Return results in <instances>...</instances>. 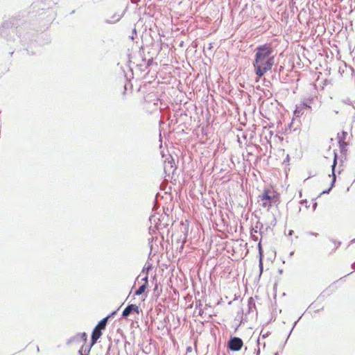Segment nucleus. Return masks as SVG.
<instances>
[{
	"instance_id": "f257e3e1",
	"label": "nucleus",
	"mask_w": 355,
	"mask_h": 355,
	"mask_svg": "<svg viewBox=\"0 0 355 355\" xmlns=\"http://www.w3.org/2000/svg\"><path fill=\"white\" fill-rule=\"evenodd\" d=\"M273 53L274 50L270 44L259 45L255 49L252 64L257 77L261 78L272 69L275 63Z\"/></svg>"
},
{
	"instance_id": "f03ea898",
	"label": "nucleus",
	"mask_w": 355,
	"mask_h": 355,
	"mask_svg": "<svg viewBox=\"0 0 355 355\" xmlns=\"http://www.w3.org/2000/svg\"><path fill=\"white\" fill-rule=\"evenodd\" d=\"M279 202V193L274 189L266 187L257 196V202L259 206L270 209L272 206H277Z\"/></svg>"
},
{
	"instance_id": "7ed1b4c3",
	"label": "nucleus",
	"mask_w": 355,
	"mask_h": 355,
	"mask_svg": "<svg viewBox=\"0 0 355 355\" xmlns=\"http://www.w3.org/2000/svg\"><path fill=\"white\" fill-rule=\"evenodd\" d=\"M15 19L5 20L0 26V36L10 40L16 34V24Z\"/></svg>"
},
{
	"instance_id": "20e7f679",
	"label": "nucleus",
	"mask_w": 355,
	"mask_h": 355,
	"mask_svg": "<svg viewBox=\"0 0 355 355\" xmlns=\"http://www.w3.org/2000/svg\"><path fill=\"white\" fill-rule=\"evenodd\" d=\"M313 98H308L302 101L300 104L296 105L294 111V116L299 117L304 114V110L306 108H311V103L313 102Z\"/></svg>"
},
{
	"instance_id": "39448f33",
	"label": "nucleus",
	"mask_w": 355,
	"mask_h": 355,
	"mask_svg": "<svg viewBox=\"0 0 355 355\" xmlns=\"http://www.w3.org/2000/svg\"><path fill=\"white\" fill-rule=\"evenodd\" d=\"M243 342L239 337H232L228 341V347L232 351H239L243 347Z\"/></svg>"
},
{
	"instance_id": "423d86ee",
	"label": "nucleus",
	"mask_w": 355,
	"mask_h": 355,
	"mask_svg": "<svg viewBox=\"0 0 355 355\" xmlns=\"http://www.w3.org/2000/svg\"><path fill=\"white\" fill-rule=\"evenodd\" d=\"M87 340V334L85 332L78 333L74 336L70 338L67 340V345L72 343H80L81 342L85 343Z\"/></svg>"
},
{
	"instance_id": "0eeeda50",
	"label": "nucleus",
	"mask_w": 355,
	"mask_h": 355,
	"mask_svg": "<svg viewBox=\"0 0 355 355\" xmlns=\"http://www.w3.org/2000/svg\"><path fill=\"white\" fill-rule=\"evenodd\" d=\"M135 313H139V308L137 305L131 304H128L122 312V317L127 318L130 314Z\"/></svg>"
},
{
	"instance_id": "6e6552de",
	"label": "nucleus",
	"mask_w": 355,
	"mask_h": 355,
	"mask_svg": "<svg viewBox=\"0 0 355 355\" xmlns=\"http://www.w3.org/2000/svg\"><path fill=\"white\" fill-rule=\"evenodd\" d=\"M158 227V234L160 235L162 240L165 236L168 237L170 233L169 223H155Z\"/></svg>"
},
{
	"instance_id": "1a4fd4ad",
	"label": "nucleus",
	"mask_w": 355,
	"mask_h": 355,
	"mask_svg": "<svg viewBox=\"0 0 355 355\" xmlns=\"http://www.w3.org/2000/svg\"><path fill=\"white\" fill-rule=\"evenodd\" d=\"M212 227L217 231L222 232L223 233L227 232L230 234H233L232 226H230L229 230V223H212Z\"/></svg>"
},
{
	"instance_id": "9d476101",
	"label": "nucleus",
	"mask_w": 355,
	"mask_h": 355,
	"mask_svg": "<svg viewBox=\"0 0 355 355\" xmlns=\"http://www.w3.org/2000/svg\"><path fill=\"white\" fill-rule=\"evenodd\" d=\"M336 164H337V155H336V154H335L334 159V163H333V165L331 166V168H332V174H331L332 180H331V186H330V187L328 189L323 191L322 194L329 193L330 192V191L331 190V189L334 186V184H335L336 180V176L335 175V168H336Z\"/></svg>"
},
{
	"instance_id": "9b49d317",
	"label": "nucleus",
	"mask_w": 355,
	"mask_h": 355,
	"mask_svg": "<svg viewBox=\"0 0 355 355\" xmlns=\"http://www.w3.org/2000/svg\"><path fill=\"white\" fill-rule=\"evenodd\" d=\"M258 250H259V277L261 276L263 271V251L261 246V241H259L258 243Z\"/></svg>"
},
{
	"instance_id": "f8f14e48",
	"label": "nucleus",
	"mask_w": 355,
	"mask_h": 355,
	"mask_svg": "<svg viewBox=\"0 0 355 355\" xmlns=\"http://www.w3.org/2000/svg\"><path fill=\"white\" fill-rule=\"evenodd\" d=\"M102 336V330L94 327L91 336V345H94Z\"/></svg>"
},
{
	"instance_id": "ddd939ff",
	"label": "nucleus",
	"mask_w": 355,
	"mask_h": 355,
	"mask_svg": "<svg viewBox=\"0 0 355 355\" xmlns=\"http://www.w3.org/2000/svg\"><path fill=\"white\" fill-rule=\"evenodd\" d=\"M347 135V133L345 131L338 134V144L341 150L347 146V143L345 141Z\"/></svg>"
},
{
	"instance_id": "4468645a",
	"label": "nucleus",
	"mask_w": 355,
	"mask_h": 355,
	"mask_svg": "<svg viewBox=\"0 0 355 355\" xmlns=\"http://www.w3.org/2000/svg\"><path fill=\"white\" fill-rule=\"evenodd\" d=\"M122 17L123 15L115 13L110 18L106 19L105 22L106 24H114L119 21L122 18Z\"/></svg>"
},
{
	"instance_id": "2eb2a0df",
	"label": "nucleus",
	"mask_w": 355,
	"mask_h": 355,
	"mask_svg": "<svg viewBox=\"0 0 355 355\" xmlns=\"http://www.w3.org/2000/svg\"><path fill=\"white\" fill-rule=\"evenodd\" d=\"M166 216V214L160 216L159 213H155L153 215L150 216L149 217V222H161V220H164V217Z\"/></svg>"
},
{
	"instance_id": "dca6fc26",
	"label": "nucleus",
	"mask_w": 355,
	"mask_h": 355,
	"mask_svg": "<svg viewBox=\"0 0 355 355\" xmlns=\"http://www.w3.org/2000/svg\"><path fill=\"white\" fill-rule=\"evenodd\" d=\"M268 223H259V234L263 236L270 227Z\"/></svg>"
},
{
	"instance_id": "f3484780",
	"label": "nucleus",
	"mask_w": 355,
	"mask_h": 355,
	"mask_svg": "<svg viewBox=\"0 0 355 355\" xmlns=\"http://www.w3.org/2000/svg\"><path fill=\"white\" fill-rule=\"evenodd\" d=\"M108 321V317H105L101 320L98 322L96 327L98 328L101 330H103L105 329Z\"/></svg>"
},
{
	"instance_id": "a211bd4d",
	"label": "nucleus",
	"mask_w": 355,
	"mask_h": 355,
	"mask_svg": "<svg viewBox=\"0 0 355 355\" xmlns=\"http://www.w3.org/2000/svg\"><path fill=\"white\" fill-rule=\"evenodd\" d=\"M93 345H91V343L89 345L84 347L82 346L81 348L79 349L78 353L80 355H89L90 349Z\"/></svg>"
},
{
	"instance_id": "6ab92c4d",
	"label": "nucleus",
	"mask_w": 355,
	"mask_h": 355,
	"mask_svg": "<svg viewBox=\"0 0 355 355\" xmlns=\"http://www.w3.org/2000/svg\"><path fill=\"white\" fill-rule=\"evenodd\" d=\"M152 268L153 266L151 263L146 264L143 268L140 275L137 277V280H139V277H141L143 274L146 275V272L148 273L149 270H152Z\"/></svg>"
},
{
	"instance_id": "aec40b11",
	"label": "nucleus",
	"mask_w": 355,
	"mask_h": 355,
	"mask_svg": "<svg viewBox=\"0 0 355 355\" xmlns=\"http://www.w3.org/2000/svg\"><path fill=\"white\" fill-rule=\"evenodd\" d=\"M147 286H146V284H141L139 288L138 289H137L135 292V295H142L146 289L147 288Z\"/></svg>"
},
{
	"instance_id": "412c9836",
	"label": "nucleus",
	"mask_w": 355,
	"mask_h": 355,
	"mask_svg": "<svg viewBox=\"0 0 355 355\" xmlns=\"http://www.w3.org/2000/svg\"><path fill=\"white\" fill-rule=\"evenodd\" d=\"M180 227H181L180 229H181L182 232L184 233V239H185L187 238V232L189 230V223H180Z\"/></svg>"
},
{
	"instance_id": "4be33fe9",
	"label": "nucleus",
	"mask_w": 355,
	"mask_h": 355,
	"mask_svg": "<svg viewBox=\"0 0 355 355\" xmlns=\"http://www.w3.org/2000/svg\"><path fill=\"white\" fill-rule=\"evenodd\" d=\"M148 231H149V234L151 235V236H154V234H156L157 233H158V227H157V225H155L154 226H150L149 228H148Z\"/></svg>"
},
{
	"instance_id": "5701e85b",
	"label": "nucleus",
	"mask_w": 355,
	"mask_h": 355,
	"mask_svg": "<svg viewBox=\"0 0 355 355\" xmlns=\"http://www.w3.org/2000/svg\"><path fill=\"white\" fill-rule=\"evenodd\" d=\"M248 308H249L248 313L252 311V309H255V303H254L252 297H250L248 299Z\"/></svg>"
},
{
	"instance_id": "b1692460",
	"label": "nucleus",
	"mask_w": 355,
	"mask_h": 355,
	"mask_svg": "<svg viewBox=\"0 0 355 355\" xmlns=\"http://www.w3.org/2000/svg\"><path fill=\"white\" fill-rule=\"evenodd\" d=\"M259 223H255L254 226L251 227L250 232H254V234L259 233Z\"/></svg>"
},
{
	"instance_id": "393cba45",
	"label": "nucleus",
	"mask_w": 355,
	"mask_h": 355,
	"mask_svg": "<svg viewBox=\"0 0 355 355\" xmlns=\"http://www.w3.org/2000/svg\"><path fill=\"white\" fill-rule=\"evenodd\" d=\"M141 282H144L143 284H146V286H148V272H146V275H144V277H143L141 279Z\"/></svg>"
},
{
	"instance_id": "a878e982",
	"label": "nucleus",
	"mask_w": 355,
	"mask_h": 355,
	"mask_svg": "<svg viewBox=\"0 0 355 355\" xmlns=\"http://www.w3.org/2000/svg\"><path fill=\"white\" fill-rule=\"evenodd\" d=\"M201 306H202L201 302L200 301L197 302L196 304V309H199V315H202V313L203 312L202 309H201Z\"/></svg>"
},
{
	"instance_id": "bb28decb",
	"label": "nucleus",
	"mask_w": 355,
	"mask_h": 355,
	"mask_svg": "<svg viewBox=\"0 0 355 355\" xmlns=\"http://www.w3.org/2000/svg\"><path fill=\"white\" fill-rule=\"evenodd\" d=\"M331 241H332L334 243H335L336 245V248L334 249H333L332 252H335L336 249L337 248H338L340 245H341V242L340 241H336L334 239H331Z\"/></svg>"
},
{
	"instance_id": "cd10ccee",
	"label": "nucleus",
	"mask_w": 355,
	"mask_h": 355,
	"mask_svg": "<svg viewBox=\"0 0 355 355\" xmlns=\"http://www.w3.org/2000/svg\"><path fill=\"white\" fill-rule=\"evenodd\" d=\"M343 102L345 103V104H347V105H352V101L350 100V98H346L345 99L343 100Z\"/></svg>"
},
{
	"instance_id": "c85d7f7f",
	"label": "nucleus",
	"mask_w": 355,
	"mask_h": 355,
	"mask_svg": "<svg viewBox=\"0 0 355 355\" xmlns=\"http://www.w3.org/2000/svg\"><path fill=\"white\" fill-rule=\"evenodd\" d=\"M250 234H251V238L254 240V241H258L259 238L257 236L255 235V234L254 233V232H250Z\"/></svg>"
},
{
	"instance_id": "c756f323",
	"label": "nucleus",
	"mask_w": 355,
	"mask_h": 355,
	"mask_svg": "<svg viewBox=\"0 0 355 355\" xmlns=\"http://www.w3.org/2000/svg\"><path fill=\"white\" fill-rule=\"evenodd\" d=\"M297 322H298V320H297V321H295V322H294L293 326V327L291 328V331H289V334H288V336H287L286 340H288V338H289L290 335L291 334V333H292V331H293V329L295 328V325H296V324H297Z\"/></svg>"
},
{
	"instance_id": "7c9ffc66",
	"label": "nucleus",
	"mask_w": 355,
	"mask_h": 355,
	"mask_svg": "<svg viewBox=\"0 0 355 355\" xmlns=\"http://www.w3.org/2000/svg\"><path fill=\"white\" fill-rule=\"evenodd\" d=\"M116 311H114L113 312H112L110 315H107L106 317H108V319L113 317L116 313Z\"/></svg>"
},
{
	"instance_id": "2f4dec72",
	"label": "nucleus",
	"mask_w": 355,
	"mask_h": 355,
	"mask_svg": "<svg viewBox=\"0 0 355 355\" xmlns=\"http://www.w3.org/2000/svg\"><path fill=\"white\" fill-rule=\"evenodd\" d=\"M307 234L309 235L315 236H317L318 234V233L311 232H307Z\"/></svg>"
},
{
	"instance_id": "473e14b6",
	"label": "nucleus",
	"mask_w": 355,
	"mask_h": 355,
	"mask_svg": "<svg viewBox=\"0 0 355 355\" xmlns=\"http://www.w3.org/2000/svg\"><path fill=\"white\" fill-rule=\"evenodd\" d=\"M154 239H155V236H151V237L148 239L149 243H152Z\"/></svg>"
},
{
	"instance_id": "72a5a7b5",
	"label": "nucleus",
	"mask_w": 355,
	"mask_h": 355,
	"mask_svg": "<svg viewBox=\"0 0 355 355\" xmlns=\"http://www.w3.org/2000/svg\"><path fill=\"white\" fill-rule=\"evenodd\" d=\"M268 336V332L266 333L265 334L262 335V338H265Z\"/></svg>"
},
{
	"instance_id": "f704fd0d",
	"label": "nucleus",
	"mask_w": 355,
	"mask_h": 355,
	"mask_svg": "<svg viewBox=\"0 0 355 355\" xmlns=\"http://www.w3.org/2000/svg\"><path fill=\"white\" fill-rule=\"evenodd\" d=\"M152 62H153V60H148V64H147L148 66L150 65Z\"/></svg>"
},
{
	"instance_id": "c9c22d12",
	"label": "nucleus",
	"mask_w": 355,
	"mask_h": 355,
	"mask_svg": "<svg viewBox=\"0 0 355 355\" xmlns=\"http://www.w3.org/2000/svg\"><path fill=\"white\" fill-rule=\"evenodd\" d=\"M293 230H290L288 231V236H291V235H292V234H293Z\"/></svg>"
},
{
	"instance_id": "e433bc0d",
	"label": "nucleus",
	"mask_w": 355,
	"mask_h": 355,
	"mask_svg": "<svg viewBox=\"0 0 355 355\" xmlns=\"http://www.w3.org/2000/svg\"><path fill=\"white\" fill-rule=\"evenodd\" d=\"M184 248V241L182 242V243L180 245V250H182Z\"/></svg>"
},
{
	"instance_id": "4c0bfd02",
	"label": "nucleus",
	"mask_w": 355,
	"mask_h": 355,
	"mask_svg": "<svg viewBox=\"0 0 355 355\" xmlns=\"http://www.w3.org/2000/svg\"><path fill=\"white\" fill-rule=\"evenodd\" d=\"M110 347H108L107 352L105 355H109L110 354Z\"/></svg>"
},
{
	"instance_id": "58836bf2",
	"label": "nucleus",
	"mask_w": 355,
	"mask_h": 355,
	"mask_svg": "<svg viewBox=\"0 0 355 355\" xmlns=\"http://www.w3.org/2000/svg\"><path fill=\"white\" fill-rule=\"evenodd\" d=\"M355 243V239H354L351 240V241H350V243H349V244H353V243Z\"/></svg>"
},
{
	"instance_id": "ea45409f",
	"label": "nucleus",
	"mask_w": 355,
	"mask_h": 355,
	"mask_svg": "<svg viewBox=\"0 0 355 355\" xmlns=\"http://www.w3.org/2000/svg\"><path fill=\"white\" fill-rule=\"evenodd\" d=\"M301 203H302V204H303V203H306H306H307V201H306V200H302V201L301 202Z\"/></svg>"
},
{
	"instance_id": "a19ab883",
	"label": "nucleus",
	"mask_w": 355,
	"mask_h": 355,
	"mask_svg": "<svg viewBox=\"0 0 355 355\" xmlns=\"http://www.w3.org/2000/svg\"><path fill=\"white\" fill-rule=\"evenodd\" d=\"M316 206H317V203H316V202H315V203L313 204V208H314V209H315Z\"/></svg>"
},
{
	"instance_id": "79ce46f5",
	"label": "nucleus",
	"mask_w": 355,
	"mask_h": 355,
	"mask_svg": "<svg viewBox=\"0 0 355 355\" xmlns=\"http://www.w3.org/2000/svg\"><path fill=\"white\" fill-rule=\"evenodd\" d=\"M216 355H220V352H217V354ZM222 355H225V354L223 352Z\"/></svg>"
},
{
	"instance_id": "37998d69",
	"label": "nucleus",
	"mask_w": 355,
	"mask_h": 355,
	"mask_svg": "<svg viewBox=\"0 0 355 355\" xmlns=\"http://www.w3.org/2000/svg\"><path fill=\"white\" fill-rule=\"evenodd\" d=\"M259 353H260V350H259V349H258V350H257V355H259Z\"/></svg>"
},
{
	"instance_id": "c03bdc74",
	"label": "nucleus",
	"mask_w": 355,
	"mask_h": 355,
	"mask_svg": "<svg viewBox=\"0 0 355 355\" xmlns=\"http://www.w3.org/2000/svg\"><path fill=\"white\" fill-rule=\"evenodd\" d=\"M352 107L355 109V102L352 104Z\"/></svg>"
},
{
	"instance_id": "a18cd8bd",
	"label": "nucleus",
	"mask_w": 355,
	"mask_h": 355,
	"mask_svg": "<svg viewBox=\"0 0 355 355\" xmlns=\"http://www.w3.org/2000/svg\"><path fill=\"white\" fill-rule=\"evenodd\" d=\"M191 347H188V348H187V351H188V352H190V351H191Z\"/></svg>"
},
{
	"instance_id": "49530a36",
	"label": "nucleus",
	"mask_w": 355,
	"mask_h": 355,
	"mask_svg": "<svg viewBox=\"0 0 355 355\" xmlns=\"http://www.w3.org/2000/svg\"><path fill=\"white\" fill-rule=\"evenodd\" d=\"M234 232H236V225L234 226Z\"/></svg>"
},
{
	"instance_id": "de8ad7c7",
	"label": "nucleus",
	"mask_w": 355,
	"mask_h": 355,
	"mask_svg": "<svg viewBox=\"0 0 355 355\" xmlns=\"http://www.w3.org/2000/svg\"><path fill=\"white\" fill-rule=\"evenodd\" d=\"M293 254H294V252H291L290 253V256H292Z\"/></svg>"
},
{
	"instance_id": "09e8293b",
	"label": "nucleus",
	"mask_w": 355,
	"mask_h": 355,
	"mask_svg": "<svg viewBox=\"0 0 355 355\" xmlns=\"http://www.w3.org/2000/svg\"><path fill=\"white\" fill-rule=\"evenodd\" d=\"M279 273H282V272H283V270H279Z\"/></svg>"
},
{
	"instance_id": "8fccbe9b",
	"label": "nucleus",
	"mask_w": 355,
	"mask_h": 355,
	"mask_svg": "<svg viewBox=\"0 0 355 355\" xmlns=\"http://www.w3.org/2000/svg\"><path fill=\"white\" fill-rule=\"evenodd\" d=\"M75 12V10H72L71 14H73Z\"/></svg>"
},
{
	"instance_id": "3c124183",
	"label": "nucleus",
	"mask_w": 355,
	"mask_h": 355,
	"mask_svg": "<svg viewBox=\"0 0 355 355\" xmlns=\"http://www.w3.org/2000/svg\"><path fill=\"white\" fill-rule=\"evenodd\" d=\"M40 349H39V347L37 346V351L39 352Z\"/></svg>"
},
{
	"instance_id": "603ef678",
	"label": "nucleus",
	"mask_w": 355,
	"mask_h": 355,
	"mask_svg": "<svg viewBox=\"0 0 355 355\" xmlns=\"http://www.w3.org/2000/svg\"><path fill=\"white\" fill-rule=\"evenodd\" d=\"M133 33H136V30L135 29L133 30Z\"/></svg>"
},
{
	"instance_id": "864d4df0",
	"label": "nucleus",
	"mask_w": 355,
	"mask_h": 355,
	"mask_svg": "<svg viewBox=\"0 0 355 355\" xmlns=\"http://www.w3.org/2000/svg\"><path fill=\"white\" fill-rule=\"evenodd\" d=\"M275 355H279L278 352L275 353Z\"/></svg>"
},
{
	"instance_id": "5fc2aeb1",
	"label": "nucleus",
	"mask_w": 355,
	"mask_h": 355,
	"mask_svg": "<svg viewBox=\"0 0 355 355\" xmlns=\"http://www.w3.org/2000/svg\"><path fill=\"white\" fill-rule=\"evenodd\" d=\"M353 119H354V120H355V114L354 115Z\"/></svg>"
}]
</instances>
